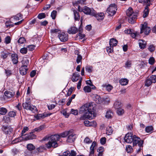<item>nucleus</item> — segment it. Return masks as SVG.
<instances>
[{
	"label": "nucleus",
	"instance_id": "50",
	"mask_svg": "<svg viewBox=\"0 0 156 156\" xmlns=\"http://www.w3.org/2000/svg\"><path fill=\"white\" fill-rule=\"evenodd\" d=\"M57 12L55 10H53L51 14V16L53 19H55V18Z\"/></svg>",
	"mask_w": 156,
	"mask_h": 156
},
{
	"label": "nucleus",
	"instance_id": "48",
	"mask_svg": "<svg viewBox=\"0 0 156 156\" xmlns=\"http://www.w3.org/2000/svg\"><path fill=\"white\" fill-rule=\"evenodd\" d=\"M82 59V56L78 54L76 60L77 63L79 64L80 62H81Z\"/></svg>",
	"mask_w": 156,
	"mask_h": 156
},
{
	"label": "nucleus",
	"instance_id": "10",
	"mask_svg": "<svg viewBox=\"0 0 156 156\" xmlns=\"http://www.w3.org/2000/svg\"><path fill=\"white\" fill-rule=\"evenodd\" d=\"M83 12L86 14L92 16L95 15V11L93 9H90L87 6H84L83 8Z\"/></svg>",
	"mask_w": 156,
	"mask_h": 156
},
{
	"label": "nucleus",
	"instance_id": "6",
	"mask_svg": "<svg viewBox=\"0 0 156 156\" xmlns=\"http://www.w3.org/2000/svg\"><path fill=\"white\" fill-rule=\"evenodd\" d=\"M93 107L90 103L86 104L82 106L80 109V112L84 113L89 110H93Z\"/></svg>",
	"mask_w": 156,
	"mask_h": 156
},
{
	"label": "nucleus",
	"instance_id": "16",
	"mask_svg": "<svg viewBox=\"0 0 156 156\" xmlns=\"http://www.w3.org/2000/svg\"><path fill=\"white\" fill-rule=\"evenodd\" d=\"M78 30L77 29L74 27H71L68 30V33L69 34H75Z\"/></svg>",
	"mask_w": 156,
	"mask_h": 156
},
{
	"label": "nucleus",
	"instance_id": "24",
	"mask_svg": "<svg viewBox=\"0 0 156 156\" xmlns=\"http://www.w3.org/2000/svg\"><path fill=\"white\" fill-rule=\"evenodd\" d=\"M118 43V41L114 38H112L109 41L110 46L111 47H114L117 45Z\"/></svg>",
	"mask_w": 156,
	"mask_h": 156
},
{
	"label": "nucleus",
	"instance_id": "62",
	"mask_svg": "<svg viewBox=\"0 0 156 156\" xmlns=\"http://www.w3.org/2000/svg\"><path fill=\"white\" fill-rule=\"evenodd\" d=\"M71 113L75 115H77L78 114V110L72 109L71 110Z\"/></svg>",
	"mask_w": 156,
	"mask_h": 156
},
{
	"label": "nucleus",
	"instance_id": "1",
	"mask_svg": "<svg viewBox=\"0 0 156 156\" xmlns=\"http://www.w3.org/2000/svg\"><path fill=\"white\" fill-rule=\"evenodd\" d=\"M126 14L127 16L129 17L128 21L129 23H133L135 22L138 16V13L134 12L133 9L129 8L126 11Z\"/></svg>",
	"mask_w": 156,
	"mask_h": 156
},
{
	"label": "nucleus",
	"instance_id": "63",
	"mask_svg": "<svg viewBox=\"0 0 156 156\" xmlns=\"http://www.w3.org/2000/svg\"><path fill=\"white\" fill-rule=\"evenodd\" d=\"M148 49L150 51L152 52L154 50L155 47L153 45H151L149 47Z\"/></svg>",
	"mask_w": 156,
	"mask_h": 156
},
{
	"label": "nucleus",
	"instance_id": "49",
	"mask_svg": "<svg viewBox=\"0 0 156 156\" xmlns=\"http://www.w3.org/2000/svg\"><path fill=\"white\" fill-rule=\"evenodd\" d=\"M16 112L13 111H10L8 113L9 116L12 117H14L16 115Z\"/></svg>",
	"mask_w": 156,
	"mask_h": 156
},
{
	"label": "nucleus",
	"instance_id": "7",
	"mask_svg": "<svg viewBox=\"0 0 156 156\" xmlns=\"http://www.w3.org/2000/svg\"><path fill=\"white\" fill-rule=\"evenodd\" d=\"M133 146H136L137 144L139 147V151H140L141 149V147H143V140H141L139 137H133Z\"/></svg>",
	"mask_w": 156,
	"mask_h": 156
},
{
	"label": "nucleus",
	"instance_id": "40",
	"mask_svg": "<svg viewBox=\"0 0 156 156\" xmlns=\"http://www.w3.org/2000/svg\"><path fill=\"white\" fill-rule=\"evenodd\" d=\"M126 151L128 153H131L132 152L133 149L132 147L129 145L126 146Z\"/></svg>",
	"mask_w": 156,
	"mask_h": 156
},
{
	"label": "nucleus",
	"instance_id": "20",
	"mask_svg": "<svg viewBox=\"0 0 156 156\" xmlns=\"http://www.w3.org/2000/svg\"><path fill=\"white\" fill-rule=\"evenodd\" d=\"M44 128V126L43 125H41L39 127L35 128L34 130L33 131V132H32L30 133L31 135L28 136H33V133L34 131H40L41 130L43 129Z\"/></svg>",
	"mask_w": 156,
	"mask_h": 156
},
{
	"label": "nucleus",
	"instance_id": "44",
	"mask_svg": "<svg viewBox=\"0 0 156 156\" xmlns=\"http://www.w3.org/2000/svg\"><path fill=\"white\" fill-rule=\"evenodd\" d=\"M27 48L25 47L23 48L20 50V52L22 54H26L27 51Z\"/></svg>",
	"mask_w": 156,
	"mask_h": 156
},
{
	"label": "nucleus",
	"instance_id": "32",
	"mask_svg": "<svg viewBox=\"0 0 156 156\" xmlns=\"http://www.w3.org/2000/svg\"><path fill=\"white\" fill-rule=\"evenodd\" d=\"M133 137H124L125 141L128 143H131L133 141Z\"/></svg>",
	"mask_w": 156,
	"mask_h": 156
},
{
	"label": "nucleus",
	"instance_id": "12",
	"mask_svg": "<svg viewBox=\"0 0 156 156\" xmlns=\"http://www.w3.org/2000/svg\"><path fill=\"white\" fill-rule=\"evenodd\" d=\"M58 37L60 40L62 42L67 41L68 39V35L64 33H62L58 35Z\"/></svg>",
	"mask_w": 156,
	"mask_h": 156
},
{
	"label": "nucleus",
	"instance_id": "30",
	"mask_svg": "<svg viewBox=\"0 0 156 156\" xmlns=\"http://www.w3.org/2000/svg\"><path fill=\"white\" fill-rule=\"evenodd\" d=\"M130 35L133 38H134L136 39H138L140 37L139 33L137 32H135L134 33H133V32H132V33L130 34Z\"/></svg>",
	"mask_w": 156,
	"mask_h": 156
},
{
	"label": "nucleus",
	"instance_id": "61",
	"mask_svg": "<svg viewBox=\"0 0 156 156\" xmlns=\"http://www.w3.org/2000/svg\"><path fill=\"white\" fill-rule=\"evenodd\" d=\"M113 47H111V46H110L109 47H108L106 49L108 52L109 53H111L113 51Z\"/></svg>",
	"mask_w": 156,
	"mask_h": 156
},
{
	"label": "nucleus",
	"instance_id": "34",
	"mask_svg": "<svg viewBox=\"0 0 156 156\" xmlns=\"http://www.w3.org/2000/svg\"><path fill=\"white\" fill-rule=\"evenodd\" d=\"M73 13L74 15L75 20H79L80 18L79 13L76 11L75 10H74L73 11Z\"/></svg>",
	"mask_w": 156,
	"mask_h": 156
},
{
	"label": "nucleus",
	"instance_id": "28",
	"mask_svg": "<svg viewBox=\"0 0 156 156\" xmlns=\"http://www.w3.org/2000/svg\"><path fill=\"white\" fill-rule=\"evenodd\" d=\"M113 115L112 112L111 110H108L106 112L105 117L108 119H110L112 118Z\"/></svg>",
	"mask_w": 156,
	"mask_h": 156
},
{
	"label": "nucleus",
	"instance_id": "29",
	"mask_svg": "<svg viewBox=\"0 0 156 156\" xmlns=\"http://www.w3.org/2000/svg\"><path fill=\"white\" fill-rule=\"evenodd\" d=\"M113 130L111 126H108L107 128L106 134L107 135H111L113 133Z\"/></svg>",
	"mask_w": 156,
	"mask_h": 156
},
{
	"label": "nucleus",
	"instance_id": "43",
	"mask_svg": "<svg viewBox=\"0 0 156 156\" xmlns=\"http://www.w3.org/2000/svg\"><path fill=\"white\" fill-rule=\"evenodd\" d=\"M83 90L85 92H90L91 91V88L88 86H86L84 87Z\"/></svg>",
	"mask_w": 156,
	"mask_h": 156
},
{
	"label": "nucleus",
	"instance_id": "35",
	"mask_svg": "<svg viewBox=\"0 0 156 156\" xmlns=\"http://www.w3.org/2000/svg\"><path fill=\"white\" fill-rule=\"evenodd\" d=\"M7 110L6 108L2 107L0 108V114L2 115H5L7 112Z\"/></svg>",
	"mask_w": 156,
	"mask_h": 156
},
{
	"label": "nucleus",
	"instance_id": "26",
	"mask_svg": "<svg viewBox=\"0 0 156 156\" xmlns=\"http://www.w3.org/2000/svg\"><path fill=\"white\" fill-rule=\"evenodd\" d=\"M149 12L148 7L147 6L145 7V9L144 11L143 17L144 18L147 17L148 15Z\"/></svg>",
	"mask_w": 156,
	"mask_h": 156
},
{
	"label": "nucleus",
	"instance_id": "13",
	"mask_svg": "<svg viewBox=\"0 0 156 156\" xmlns=\"http://www.w3.org/2000/svg\"><path fill=\"white\" fill-rule=\"evenodd\" d=\"M2 129L4 133L6 134H10L13 131L12 129L8 126H3L2 127Z\"/></svg>",
	"mask_w": 156,
	"mask_h": 156
},
{
	"label": "nucleus",
	"instance_id": "23",
	"mask_svg": "<svg viewBox=\"0 0 156 156\" xmlns=\"http://www.w3.org/2000/svg\"><path fill=\"white\" fill-rule=\"evenodd\" d=\"M4 94L6 97L9 98L12 97L14 95L15 93L13 92L7 91L5 92Z\"/></svg>",
	"mask_w": 156,
	"mask_h": 156
},
{
	"label": "nucleus",
	"instance_id": "54",
	"mask_svg": "<svg viewBox=\"0 0 156 156\" xmlns=\"http://www.w3.org/2000/svg\"><path fill=\"white\" fill-rule=\"evenodd\" d=\"M45 17V15L44 13H41L39 14L37 16V17L38 19H41L43 18H44Z\"/></svg>",
	"mask_w": 156,
	"mask_h": 156
},
{
	"label": "nucleus",
	"instance_id": "42",
	"mask_svg": "<svg viewBox=\"0 0 156 156\" xmlns=\"http://www.w3.org/2000/svg\"><path fill=\"white\" fill-rule=\"evenodd\" d=\"M27 148L28 150L32 151L34 149L35 147L32 144H29L27 145Z\"/></svg>",
	"mask_w": 156,
	"mask_h": 156
},
{
	"label": "nucleus",
	"instance_id": "25",
	"mask_svg": "<svg viewBox=\"0 0 156 156\" xmlns=\"http://www.w3.org/2000/svg\"><path fill=\"white\" fill-rule=\"evenodd\" d=\"M114 106L115 109H118L121 108L122 107V105L120 101H117L114 103Z\"/></svg>",
	"mask_w": 156,
	"mask_h": 156
},
{
	"label": "nucleus",
	"instance_id": "2",
	"mask_svg": "<svg viewBox=\"0 0 156 156\" xmlns=\"http://www.w3.org/2000/svg\"><path fill=\"white\" fill-rule=\"evenodd\" d=\"M42 141H48V143L45 144L48 148L49 149L51 147L55 148L58 146L57 140L55 137H44L42 140Z\"/></svg>",
	"mask_w": 156,
	"mask_h": 156
},
{
	"label": "nucleus",
	"instance_id": "39",
	"mask_svg": "<svg viewBox=\"0 0 156 156\" xmlns=\"http://www.w3.org/2000/svg\"><path fill=\"white\" fill-rule=\"evenodd\" d=\"M149 79L151 80L152 82L153 83H155L156 82V76L155 75H152L150 77H148Z\"/></svg>",
	"mask_w": 156,
	"mask_h": 156
},
{
	"label": "nucleus",
	"instance_id": "27",
	"mask_svg": "<svg viewBox=\"0 0 156 156\" xmlns=\"http://www.w3.org/2000/svg\"><path fill=\"white\" fill-rule=\"evenodd\" d=\"M120 84L122 85H126L128 83V80L126 78L121 79L119 81Z\"/></svg>",
	"mask_w": 156,
	"mask_h": 156
},
{
	"label": "nucleus",
	"instance_id": "59",
	"mask_svg": "<svg viewBox=\"0 0 156 156\" xmlns=\"http://www.w3.org/2000/svg\"><path fill=\"white\" fill-rule=\"evenodd\" d=\"M73 91V88L72 87L70 88L68 90V91L66 95V96L67 97H68L72 93Z\"/></svg>",
	"mask_w": 156,
	"mask_h": 156
},
{
	"label": "nucleus",
	"instance_id": "47",
	"mask_svg": "<svg viewBox=\"0 0 156 156\" xmlns=\"http://www.w3.org/2000/svg\"><path fill=\"white\" fill-rule=\"evenodd\" d=\"M105 89L108 91H110L112 89V86L110 84H108L105 86Z\"/></svg>",
	"mask_w": 156,
	"mask_h": 156
},
{
	"label": "nucleus",
	"instance_id": "9",
	"mask_svg": "<svg viewBox=\"0 0 156 156\" xmlns=\"http://www.w3.org/2000/svg\"><path fill=\"white\" fill-rule=\"evenodd\" d=\"M151 29L150 27L147 26L146 23H144L142 24L141 28L140 29V34L144 32L146 35H148L151 31Z\"/></svg>",
	"mask_w": 156,
	"mask_h": 156
},
{
	"label": "nucleus",
	"instance_id": "3",
	"mask_svg": "<svg viewBox=\"0 0 156 156\" xmlns=\"http://www.w3.org/2000/svg\"><path fill=\"white\" fill-rule=\"evenodd\" d=\"M22 105L24 109L31 111L35 113L37 112L36 107L31 104L28 98H27L26 101L23 103Z\"/></svg>",
	"mask_w": 156,
	"mask_h": 156
},
{
	"label": "nucleus",
	"instance_id": "19",
	"mask_svg": "<svg viewBox=\"0 0 156 156\" xmlns=\"http://www.w3.org/2000/svg\"><path fill=\"white\" fill-rule=\"evenodd\" d=\"M93 16H95L96 18H97L98 20H102L104 17V14L102 12L98 13H96V12L95 11V15H93Z\"/></svg>",
	"mask_w": 156,
	"mask_h": 156
},
{
	"label": "nucleus",
	"instance_id": "8",
	"mask_svg": "<svg viewBox=\"0 0 156 156\" xmlns=\"http://www.w3.org/2000/svg\"><path fill=\"white\" fill-rule=\"evenodd\" d=\"M117 9L116 5L113 4H111L107 9V11L110 16H112L115 13Z\"/></svg>",
	"mask_w": 156,
	"mask_h": 156
},
{
	"label": "nucleus",
	"instance_id": "14",
	"mask_svg": "<svg viewBox=\"0 0 156 156\" xmlns=\"http://www.w3.org/2000/svg\"><path fill=\"white\" fill-rule=\"evenodd\" d=\"M12 61L14 64H17L18 62V55L15 54H12L11 55Z\"/></svg>",
	"mask_w": 156,
	"mask_h": 156
},
{
	"label": "nucleus",
	"instance_id": "46",
	"mask_svg": "<svg viewBox=\"0 0 156 156\" xmlns=\"http://www.w3.org/2000/svg\"><path fill=\"white\" fill-rule=\"evenodd\" d=\"M22 63L23 64L22 66H27H27L29 63V60L27 59L24 60L22 61Z\"/></svg>",
	"mask_w": 156,
	"mask_h": 156
},
{
	"label": "nucleus",
	"instance_id": "45",
	"mask_svg": "<svg viewBox=\"0 0 156 156\" xmlns=\"http://www.w3.org/2000/svg\"><path fill=\"white\" fill-rule=\"evenodd\" d=\"M25 41V39L23 37H21L18 41V42L20 44H22Z\"/></svg>",
	"mask_w": 156,
	"mask_h": 156
},
{
	"label": "nucleus",
	"instance_id": "4",
	"mask_svg": "<svg viewBox=\"0 0 156 156\" xmlns=\"http://www.w3.org/2000/svg\"><path fill=\"white\" fill-rule=\"evenodd\" d=\"M76 135L74 133L73 130H71L68 131H66L60 134H55L52 135L50 136H73Z\"/></svg>",
	"mask_w": 156,
	"mask_h": 156
},
{
	"label": "nucleus",
	"instance_id": "53",
	"mask_svg": "<svg viewBox=\"0 0 156 156\" xmlns=\"http://www.w3.org/2000/svg\"><path fill=\"white\" fill-rule=\"evenodd\" d=\"M92 142V141L90 140L88 137H86L84 140V143L87 144H89Z\"/></svg>",
	"mask_w": 156,
	"mask_h": 156
},
{
	"label": "nucleus",
	"instance_id": "38",
	"mask_svg": "<svg viewBox=\"0 0 156 156\" xmlns=\"http://www.w3.org/2000/svg\"><path fill=\"white\" fill-rule=\"evenodd\" d=\"M46 116H45L43 114H38L35 116V118L37 119H39L42 118H44L46 117Z\"/></svg>",
	"mask_w": 156,
	"mask_h": 156
},
{
	"label": "nucleus",
	"instance_id": "52",
	"mask_svg": "<svg viewBox=\"0 0 156 156\" xmlns=\"http://www.w3.org/2000/svg\"><path fill=\"white\" fill-rule=\"evenodd\" d=\"M86 71L88 73L92 72L93 70V67L90 66H87L86 68Z\"/></svg>",
	"mask_w": 156,
	"mask_h": 156
},
{
	"label": "nucleus",
	"instance_id": "21",
	"mask_svg": "<svg viewBox=\"0 0 156 156\" xmlns=\"http://www.w3.org/2000/svg\"><path fill=\"white\" fill-rule=\"evenodd\" d=\"M94 101L97 104H100L102 101L101 98L99 95H95L93 98Z\"/></svg>",
	"mask_w": 156,
	"mask_h": 156
},
{
	"label": "nucleus",
	"instance_id": "56",
	"mask_svg": "<svg viewBox=\"0 0 156 156\" xmlns=\"http://www.w3.org/2000/svg\"><path fill=\"white\" fill-rule=\"evenodd\" d=\"M100 143L102 145L105 144L106 142V139L105 137H102L100 140Z\"/></svg>",
	"mask_w": 156,
	"mask_h": 156
},
{
	"label": "nucleus",
	"instance_id": "51",
	"mask_svg": "<svg viewBox=\"0 0 156 156\" xmlns=\"http://www.w3.org/2000/svg\"><path fill=\"white\" fill-rule=\"evenodd\" d=\"M75 139L73 138V137H67L66 141L68 142L72 143L74 142Z\"/></svg>",
	"mask_w": 156,
	"mask_h": 156
},
{
	"label": "nucleus",
	"instance_id": "33",
	"mask_svg": "<svg viewBox=\"0 0 156 156\" xmlns=\"http://www.w3.org/2000/svg\"><path fill=\"white\" fill-rule=\"evenodd\" d=\"M132 65V61L130 60H127L125 63V67L127 69H129L131 67Z\"/></svg>",
	"mask_w": 156,
	"mask_h": 156
},
{
	"label": "nucleus",
	"instance_id": "36",
	"mask_svg": "<svg viewBox=\"0 0 156 156\" xmlns=\"http://www.w3.org/2000/svg\"><path fill=\"white\" fill-rule=\"evenodd\" d=\"M153 83L151 80L148 77L145 81V85L147 87L149 86Z\"/></svg>",
	"mask_w": 156,
	"mask_h": 156
},
{
	"label": "nucleus",
	"instance_id": "22",
	"mask_svg": "<svg viewBox=\"0 0 156 156\" xmlns=\"http://www.w3.org/2000/svg\"><path fill=\"white\" fill-rule=\"evenodd\" d=\"M80 76V75L78 73H74L72 78V81L73 82L77 81L79 79Z\"/></svg>",
	"mask_w": 156,
	"mask_h": 156
},
{
	"label": "nucleus",
	"instance_id": "41",
	"mask_svg": "<svg viewBox=\"0 0 156 156\" xmlns=\"http://www.w3.org/2000/svg\"><path fill=\"white\" fill-rule=\"evenodd\" d=\"M22 16L21 14H18L14 17V19L16 20H19L22 19Z\"/></svg>",
	"mask_w": 156,
	"mask_h": 156
},
{
	"label": "nucleus",
	"instance_id": "60",
	"mask_svg": "<svg viewBox=\"0 0 156 156\" xmlns=\"http://www.w3.org/2000/svg\"><path fill=\"white\" fill-rule=\"evenodd\" d=\"M97 125L96 122L95 121H90L89 126H95Z\"/></svg>",
	"mask_w": 156,
	"mask_h": 156
},
{
	"label": "nucleus",
	"instance_id": "5",
	"mask_svg": "<svg viewBox=\"0 0 156 156\" xmlns=\"http://www.w3.org/2000/svg\"><path fill=\"white\" fill-rule=\"evenodd\" d=\"M94 113L93 110H88L85 112L83 115L80 117V119L81 120H85L86 119H92L94 117L93 115Z\"/></svg>",
	"mask_w": 156,
	"mask_h": 156
},
{
	"label": "nucleus",
	"instance_id": "31",
	"mask_svg": "<svg viewBox=\"0 0 156 156\" xmlns=\"http://www.w3.org/2000/svg\"><path fill=\"white\" fill-rule=\"evenodd\" d=\"M153 127L151 126H147L145 128L146 132L147 133H151L153 131Z\"/></svg>",
	"mask_w": 156,
	"mask_h": 156
},
{
	"label": "nucleus",
	"instance_id": "11",
	"mask_svg": "<svg viewBox=\"0 0 156 156\" xmlns=\"http://www.w3.org/2000/svg\"><path fill=\"white\" fill-rule=\"evenodd\" d=\"M34 139L33 137H18L12 140V144H15L19 142H21L24 140H32Z\"/></svg>",
	"mask_w": 156,
	"mask_h": 156
},
{
	"label": "nucleus",
	"instance_id": "58",
	"mask_svg": "<svg viewBox=\"0 0 156 156\" xmlns=\"http://www.w3.org/2000/svg\"><path fill=\"white\" fill-rule=\"evenodd\" d=\"M29 129V128L28 127H27V126H25L24 127H23V130L22 132V136H23L24 135V134L25 133V132L28 131Z\"/></svg>",
	"mask_w": 156,
	"mask_h": 156
},
{
	"label": "nucleus",
	"instance_id": "55",
	"mask_svg": "<svg viewBox=\"0 0 156 156\" xmlns=\"http://www.w3.org/2000/svg\"><path fill=\"white\" fill-rule=\"evenodd\" d=\"M35 46L33 45H30L27 46V48L28 50L29 51H33L34 49Z\"/></svg>",
	"mask_w": 156,
	"mask_h": 156
},
{
	"label": "nucleus",
	"instance_id": "57",
	"mask_svg": "<svg viewBox=\"0 0 156 156\" xmlns=\"http://www.w3.org/2000/svg\"><path fill=\"white\" fill-rule=\"evenodd\" d=\"M11 38L9 36H8L5 38V42L6 44H8L10 43Z\"/></svg>",
	"mask_w": 156,
	"mask_h": 156
},
{
	"label": "nucleus",
	"instance_id": "37",
	"mask_svg": "<svg viewBox=\"0 0 156 156\" xmlns=\"http://www.w3.org/2000/svg\"><path fill=\"white\" fill-rule=\"evenodd\" d=\"M124 113V110L121 108L117 109V114L119 115H122Z\"/></svg>",
	"mask_w": 156,
	"mask_h": 156
},
{
	"label": "nucleus",
	"instance_id": "18",
	"mask_svg": "<svg viewBox=\"0 0 156 156\" xmlns=\"http://www.w3.org/2000/svg\"><path fill=\"white\" fill-rule=\"evenodd\" d=\"M139 44L140 48L141 49H144L146 47V42L144 40H139Z\"/></svg>",
	"mask_w": 156,
	"mask_h": 156
},
{
	"label": "nucleus",
	"instance_id": "64",
	"mask_svg": "<svg viewBox=\"0 0 156 156\" xmlns=\"http://www.w3.org/2000/svg\"><path fill=\"white\" fill-rule=\"evenodd\" d=\"M154 62V59L153 57L150 58L149 60V63L151 65L153 64Z\"/></svg>",
	"mask_w": 156,
	"mask_h": 156
},
{
	"label": "nucleus",
	"instance_id": "15",
	"mask_svg": "<svg viewBox=\"0 0 156 156\" xmlns=\"http://www.w3.org/2000/svg\"><path fill=\"white\" fill-rule=\"evenodd\" d=\"M10 53L4 50L1 52V57L3 59H6Z\"/></svg>",
	"mask_w": 156,
	"mask_h": 156
},
{
	"label": "nucleus",
	"instance_id": "17",
	"mask_svg": "<svg viewBox=\"0 0 156 156\" xmlns=\"http://www.w3.org/2000/svg\"><path fill=\"white\" fill-rule=\"evenodd\" d=\"M27 66H21L20 69V73L22 75H25L27 73Z\"/></svg>",
	"mask_w": 156,
	"mask_h": 156
}]
</instances>
